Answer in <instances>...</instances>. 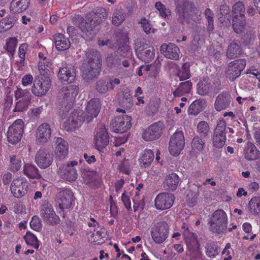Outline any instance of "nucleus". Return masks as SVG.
<instances>
[{
	"instance_id": "62",
	"label": "nucleus",
	"mask_w": 260,
	"mask_h": 260,
	"mask_svg": "<svg viewBox=\"0 0 260 260\" xmlns=\"http://www.w3.org/2000/svg\"><path fill=\"white\" fill-rule=\"evenodd\" d=\"M43 108L42 107H38L32 108L29 112L30 116L32 117H38L42 113Z\"/></svg>"
},
{
	"instance_id": "64",
	"label": "nucleus",
	"mask_w": 260,
	"mask_h": 260,
	"mask_svg": "<svg viewBox=\"0 0 260 260\" xmlns=\"http://www.w3.org/2000/svg\"><path fill=\"white\" fill-rule=\"evenodd\" d=\"M24 206L21 203H17L14 204L13 211L16 214H21L24 212Z\"/></svg>"
},
{
	"instance_id": "5",
	"label": "nucleus",
	"mask_w": 260,
	"mask_h": 260,
	"mask_svg": "<svg viewBox=\"0 0 260 260\" xmlns=\"http://www.w3.org/2000/svg\"><path fill=\"white\" fill-rule=\"evenodd\" d=\"M169 226L164 221L154 223L151 228L150 233L153 241L156 244H161L167 239Z\"/></svg>"
},
{
	"instance_id": "19",
	"label": "nucleus",
	"mask_w": 260,
	"mask_h": 260,
	"mask_svg": "<svg viewBox=\"0 0 260 260\" xmlns=\"http://www.w3.org/2000/svg\"><path fill=\"white\" fill-rule=\"evenodd\" d=\"M174 201V196L170 193H159L154 200V206L157 209L164 210L170 208Z\"/></svg>"
},
{
	"instance_id": "48",
	"label": "nucleus",
	"mask_w": 260,
	"mask_h": 260,
	"mask_svg": "<svg viewBox=\"0 0 260 260\" xmlns=\"http://www.w3.org/2000/svg\"><path fill=\"white\" fill-rule=\"evenodd\" d=\"M192 9V4L189 2H184L182 8H177V12L180 18H184Z\"/></svg>"
},
{
	"instance_id": "31",
	"label": "nucleus",
	"mask_w": 260,
	"mask_h": 260,
	"mask_svg": "<svg viewBox=\"0 0 260 260\" xmlns=\"http://www.w3.org/2000/svg\"><path fill=\"white\" fill-rule=\"evenodd\" d=\"M179 183V178L175 173H171L166 176L164 182V187L167 190H175Z\"/></svg>"
},
{
	"instance_id": "36",
	"label": "nucleus",
	"mask_w": 260,
	"mask_h": 260,
	"mask_svg": "<svg viewBox=\"0 0 260 260\" xmlns=\"http://www.w3.org/2000/svg\"><path fill=\"white\" fill-rule=\"evenodd\" d=\"M23 174L31 179L40 178L41 175L39 173V170L34 165L25 164L23 166Z\"/></svg>"
},
{
	"instance_id": "8",
	"label": "nucleus",
	"mask_w": 260,
	"mask_h": 260,
	"mask_svg": "<svg viewBox=\"0 0 260 260\" xmlns=\"http://www.w3.org/2000/svg\"><path fill=\"white\" fill-rule=\"evenodd\" d=\"M51 86V80L47 76H41L35 78L31 87L32 93L38 96L44 95Z\"/></svg>"
},
{
	"instance_id": "58",
	"label": "nucleus",
	"mask_w": 260,
	"mask_h": 260,
	"mask_svg": "<svg viewBox=\"0 0 260 260\" xmlns=\"http://www.w3.org/2000/svg\"><path fill=\"white\" fill-rule=\"evenodd\" d=\"M29 91L27 89H22L21 88H18L15 92V98L18 100L20 98H23L22 99H26V98L29 100Z\"/></svg>"
},
{
	"instance_id": "15",
	"label": "nucleus",
	"mask_w": 260,
	"mask_h": 260,
	"mask_svg": "<svg viewBox=\"0 0 260 260\" xmlns=\"http://www.w3.org/2000/svg\"><path fill=\"white\" fill-rule=\"evenodd\" d=\"M101 109V102L99 99L90 100L87 103L84 115V120L87 123L96 117Z\"/></svg>"
},
{
	"instance_id": "9",
	"label": "nucleus",
	"mask_w": 260,
	"mask_h": 260,
	"mask_svg": "<svg viewBox=\"0 0 260 260\" xmlns=\"http://www.w3.org/2000/svg\"><path fill=\"white\" fill-rule=\"evenodd\" d=\"M40 215L44 221L47 224L54 225L59 219L52 206L46 201L42 202L40 209Z\"/></svg>"
},
{
	"instance_id": "10",
	"label": "nucleus",
	"mask_w": 260,
	"mask_h": 260,
	"mask_svg": "<svg viewBox=\"0 0 260 260\" xmlns=\"http://www.w3.org/2000/svg\"><path fill=\"white\" fill-rule=\"evenodd\" d=\"M185 145L184 137L182 131H177L171 137L169 150L172 155H178Z\"/></svg>"
},
{
	"instance_id": "40",
	"label": "nucleus",
	"mask_w": 260,
	"mask_h": 260,
	"mask_svg": "<svg viewBox=\"0 0 260 260\" xmlns=\"http://www.w3.org/2000/svg\"><path fill=\"white\" fill-rule=\"evenodd\" d=\"M241 52L240 43L238 41H234L228 47L226 52L227 57L229 58L237 57Z\"/></svg>"
},
{
	"instance_id": "60",
	"label": "nucleus",
	"mask_w": 260,
	"mask_h": 260,
	"mask_svg": "<svg viewBox=\"0 0 260 260\" xmlns=\"http://www.w3.org/2000/svg\"><path fill=\"white\" fill-rule=\"evenodd\" d=\"M13 26V22L11 19L5 18L0 21V27L4 30H7L11 28Z\"/></svg>"
},
{
	"instance_id": "47",
	"label": "nucleus",
	"mask_w": 260,
	"mask_h": 260,
	"mask_svg": "<svg viewBox=\"0 0 260 260\" xmlns=\"http://www.w3.org/2000/svg\"><path fill=\"white\" fill-rule=\"evenodd\" d=\"M190 64L188 62L183 63L178 72L177 76L180 81L186 80L190 77Z\"/></svg>"
},
{
	"instance_id": "11",
	"label": "nucleus",
	"mask_w": 260,
	"mask_h": 260,
	"mask_svg": "<svg viewBox=\"0 0 260 260\" xmlns=\"http://www.w3.org/2000/svg\"><path fill=\"white\" fill-rule=\"evenodd\" d=\"M77 164V161L74 160L60 166L59 168L58 173L62 179L69 182L75 181L77 178L78 174L75 166Z\"/></svg>"
},
{
	"instance_id": "29",
	"label": "nucleus",
	"mask_w": 260,
	"mask_h": 260,
	"mask_svg": "<svg viewBox=\"0 0 260 260\" xmlns=\"http://www.w3.org/2000/svg\"><path fill=\"white\" fill-rule=\"evenodd\" d=\"M231 102V95L226 92L219 94L216 99L214 106L217 111L227 109Z\"/></svg>"
},
{
	"instance_id": "41",
	"label": "nucleus",
	"mask_w": 260,
	"mask_h": 260,
	"mask_svg": "<svg viewBox=\"0 0 260 260\" xmlns=\"http://www.w3.org/2000/svg\"><path fill=\"white\" fill-rule=\"evenodd\" d=\"M125 17V13L122 9H116L112 14V23L114 25L118 26L124 21Z\"/></svg>"
},
{
	"instance_id": "17",
	"label": "nucleus",
	"mask_w": 260,
	"mask_h": 260,
	"mask_svg": "<svg viewBox=\"0 0 260 260\" xmlns=\"http://www.w3.org/2000/svg\"><path fill=\"white\" fill-rule=\"evenodd\" d=\"M246 64L245 59H238L230 62L226 71V77L233 81L239 77Z\"/></svg>"
},
{
	"instance_id": "38",
	"label": "nucleus",
	"mask_w": 260,
	"mask_h": 260,
	"mask_svg": "<svg viewBox=\"0 0 260 260\" xmlns=\"http://www.w3.org/2000/svg\"><path fill=\"white\" fill-rule=\"evenodd\" d=\"M154 159V153L151 150H146L141 155L139 161L141 167H149Z\"/></svg>"
},
{
	"instance_id": "43",
	"label": "nucleus",
	"mask_w": 260,
	"mask_h": 260,
	"mask_svg": "<svg viewBox=\"0 0 260 260\" xmlns=\"http://www.w3.org/2000/svg\"><path fill=\"white\" fill-rule=\"evenodd\" d=\"M192 88V83L187 81L181 83L179 87L174 91V95L175 96H181L184 94L189 93Z\"/></svg>"
},
{
	"instance_id": "49",
	"label": "nucleus",
	"mask_w": 260,
	"mask_h": 260,
	"mask_svg": "<svg viewBox=\"0 0 260 260\" xmlns=\"http://www.w3.org/2000/svg\"><path fill=\"white\" fill-rule=\"evenodd\" d=\"M17 44V39L15 38H11L7 40L5 48L10 54L13 55L15 51Z\"/></svg>"
},
{
	"instance_id": "14",
	"label": "nucleus",
	"mask_w": 260,
	"mask_h": 260,
	"mask_svg": "<svg viewBox=\"0 0 260 260\" xmlns=\"http://www.w3.org/2000/svg\"><path fill=\"white\" fill-rule=\"evenodd\" d=\"M131 117L126 114L117 116L111 122V125L114 132L117 133H123L131 126Z\"/></svg>"
},
{
	"instance_id": "33",
	"label": "nucleus",
	"mask_w": 260,
	"mask_h": 260,
	"mask_svg": "<svg viewBox=\"0 0 260 260\" xmlns=\"http://www.w3.org/2000/svg\"><path fill=\"white\" fill-rule=\"evenodd\" d=\"M244 157L249 161L256 160L260 157V151L253 144L249 143L245 150Z\"/></svg>"
},
{
	"instance_id": "44",
	"label": "nucleus",
	"mask_w": 260,
	"mask_h": 260,
	"mask_svg": "<svg viewBox=\"0 0 260 260\" xmlns=\"http://www.w3.org/2000/svg\"><path fill=\"white\" fill-rule=\"evenodd\" d=\"M197 132L201 137L203 138L209 136L210 131L208 123L205 121H200L197 125Z\"/></svg>"
},
{
	"instance_id": "28",
	"label": "nucleus",
	"mask_w": 260,
	"mask_h": 260,
	"mask_svg": "<svg viewBox=\"0 0 260 260\" xmlns=\"http://www.w3.org/2000/svg\"><path fill=\"white\" fill-rule=\"evenodd\" d=\"M160 51L168 58L173 60H177L179 58V49L174 44H163L160 47Z\"/></svg>"
},
{
	"instance_id": "13",
	"label": "nucleus",
	"mask_w": 260,
	"mask_h": 260,
	"mask_svg": "<svg viewBox=\"0 0 260 260\" xmlns=\"http://www.w3.org/2000/svg\"><path fill=\"white\" fill-rule=\"evenodd\" d=\"M95 148L100 152H102L109 143V136L104 125L98 127L94 138Z\"/></svg>"
},
{
	"instance_id": "56",
	"label": "nucleus",
	"mask_w": 260,
	"mask_h": 260,
	"mask_svg": "<svg viewBox=\"0 0 260 260\" xmlns=\"http://www.w3.org/2000/svg\"><path fill=\"white\" fill-rule=\"evenodd\" d=\"M131 164L132 162L129 160H124L119 165V171L125 174H129L131 172Z\"/></svg>"
},
{
	"instance_id": "54",
	"label": "nucleus",
	"mask_w": 260,
	"mask_h": 260,
	"mask_svg": "<svg viewBox=\"0 0 260 260\" xmlns=\"http://www.w3.org/2000/svg\"><path fill=\"white\" fill-rule=\"evenodd\" d=\"M30 226L32 230L37 232L40 231L42 228L40 219L37 216H33L30 222Z\"/></svg>"
},
{
	"instance_id": "6",
	"label": "nucleus",
	"mask_w": 260,
	"mask_h": 260,
	"mask_svg": "<svg viewBox=\"0 0 260 260\" xmlns=\"http://www.w3.org/2000/svg\"><path fill=\"white\" fill-rule=\"evenodd\" d=\"M184 238L185 240L191 260H200L201 258V252L199 249V244L194 234L188 233L187 231L184 233Z\"/></svg>"
},
{
	"instance_id": "4",
	"label": "nucleus",
	"mask_w": 260,
	"mask_h": 260,
	"mask_svg": "<svg viewBox=\"0 0 260 260\" xmlns=\"http://www.w3.org/2000/svg\"><path fill=\"white\" fill-rule=\"evenodd\" d=\"M96 16L95 13H90L79 24L80 29L84 34V37L87 40L93 38L96 33L95 26L99 23L96 20H93V19L96 18Z\"/></svg>"
},
{
	"instance_id": "24",
	"label": "nucleus",
	"mask_w": 260,
	"mask_h": 260,
	"mask_svg": "<svg viewBox=\"0 0 260 260\" xmlns=\"http://www.w3.org/2000/svg\"><path fill=\"white\" fill-rule=\"evenodd\" d=\"M120 83V80L118 78L101 80L96 82V89L101 93H105L108 91L113 90L115 85H118Z\"/></svg>"
},
{
	"instance_id": "34",
	"label": "nucleus",
	"mask_w": 260,
	"mask_h": 260,
	"mask_svg": "<svg viewBox=\"0 0 260 260\" xmlns=\"http://www.w3.org/2000/svg\"><path fill=\"white\" fill-rule=\"evenodd\" d=\"M54 39L55 46L58 50H66L69 48L71 45L69 39L62 34L56 35Z\"/></svg>"
},
{
	"instance_id": "26",
	"label": "nucleus",
	"mask_w": 260,
	"mask_h": 260,
	"mask_svg": "<svg viewBox=\"0 0 260 260\" xmlns=\"http://www.w3.org/2000/svg\"><path fill=\"white\" fill-rule=\"evenodd\" d=\"M54 153L56 157L59 159L64 158L69 152V145L67 141L63 139L57 137L54 139Z\"/></svg>"
},
{
	"instance_id": "30",
	"label": "nucleus",
	"mask_w": 260,
	"mask_h": 260,
	"mask_svg": "<svg viewBox=\"0 0 260 260\" xmlns=\"http://www.w3.org/2000/svg\"><path fill=\"white\" fill-rule=\"evenodd\" d=\"M29 4V0H13L10 6V11L13 13H20L25 11Z\"/></svg>"
},
{
	"instance_id": "22",
	"label": "nucleus",
	"mask_w": 260,
	"mask_h": 260,
	"mask_svg": "<svg viewBox=\"0 0 260 260\" xmlns=\"http://www.w3.org/2000/svg\"><path fill=\"white\" fill-rule=\"evenodd\" d=\"M81 112L75 111L67 118L64 121V125L68 131H72L79 127L83 121H84L80 116Z\"/></svg>"
},
{
	"instance_id": "53",
	"label": "nucleus",
	"mask_w": 260,
	"mask_h": 260,
	"mask_svg": "<svg viewBox=\"0 0 260 260\" xmlns=\"http://www.w3.org/2000/svg\"><path fill=\"white\" fill-rule=\"evenodd\" d=\"M233 12L234 16H244L245 6L243 3L241 2L236 3L233 7Z\"/></svg>"
},
{
	"instance_id": "51",
	"label": "nucleus",
	"mask_w": 260,
	"mask_h": 260,
	"mask_svg": "<svg viewBox=\"0 0 260 260\" xmlns=\"http://www.w3.org/2000/svg\"><path fill=\"white\" fill-rule=\"evenodd\" d=\"M29 100L26 99H22L18 101L13 109L14 112H22L26 110L29 104Z\"/></svg>"
},
{
	"instance_id": "55",
	"label": "nucleus",
	"mask_w": 260,
	"mask_h": 260,
	"mask_svg": "<svg viewBox=\"0 0 260 260\" xmlns=\"http://www.w3.org/2000/svg\"><path fill=\"white\" fill-rule=\"evenodd\" d=\"M106 63L110 67H116L121 64V59L118 56L111 55L107 57Z\"/></svg>"
},
{
	"instance_id": "50",
	"label": "nucleus",
	"mask_w": 260,
	"mask_h": 260,
	"mask_svg": "<svg viewBox=\"0 0 260 260\" xmlns=\"http://www.w3.org/2000/svg\"><path fill=\"white\" fill-rule=\"evenodd\" d=\"M155 7L159 12L161 17L167 18L171 15L170 10L167 8L161 3L156 2L155 5Z\"/></svg>"
},
{
	"instance_id": "2",
	"label": "nucleus",
	"mask_w": 260,
	"mask_h": 260,
	"mask_svg": "<svg viewBox=\"0 0 260 260\" xmlns=\"http://www.w3.org/2000/svg\"><path fill=\"white\" fill-rule=\"evenodd\" d=\"M228 216L222 210H217L212 215L209 223L210 230L213 233L220 234L227 229Z\"/></svg>"
},
{
	"instance_id": "59",
	"label": "nucleus",
	"mask_w": 260,
	"mask_h": 260,
	"mask_svg": "<svg viewBox=\"0 0 260 260\" xmlns=\"http://www.w3.org/2000/svg\"><path fill=\"white\" fill-rule=\"evenodd\" d=\"M140 23L141 24L143 30L147 34L153 32V28L151 27V26L148 21L146 19H141L140 21Z\"/></svg>"
},
{
	"instance_id": "16",
	"label": "nucleus",
	"mask_w": 260,
	"mask_h": 260,
	"mask_svg": "<svg viewBox=\"0 0 260 260\" xmlns=\"http://www.w3.org/2000/svg\"><path fill=\"white\" fill-rule=\"evenodd\" d=\"M163 128L162 122L159 121L154 123L143 131L142 138L145 141H151L157 139L161 136Z\"/></svg>"
},
{
	"instance_id": "35",
	"label": "nucleus",
	"mask_w": 260,
	"mask_h": 260,
	"mask_svg": "<svg viewBox=\"0 0 260 260\" xmlns=\"http://www.w3.org/2000/svg\"><path fill=\"white\" fill-rule=\"evenodd\" d=\"M211 81L208 78H204L197 85V92L201 95L208 94L212 89Z\"/></svg>"
},
{
	"instance_id": "23",
	"label": "nucleus",
	"mask_w": 260,
	"mask_h": 260,
	"mask_svg": "<svg viewBox=\"0 0 260 260\" xmlns=\"http://www.w3.org/2000/svg\"><path fill=\"white\" fill-rule=\"evenodd\" d=\"M35 161L40 168L45 169L52 164L53 157L47 150L40 149L36 153Z\"/></svg>"
},
{
	"instance_id": "39",
	"label": "nucleus",
	"mask_w": 260,
	"mask_h": 260,
	"mask_svg": "<svg viewBox=\"0 0 260 260\" xmlns=\"http://www.w3.org/2000/svg\"><path fill=\"white\" fill-rule=\"evenodd\" d=\"M245 19L244 16H234L233 19V27L237 34L242 32L245 28Z\"/></svg>"
},
{
	"instance_id": "12",
	"label": "nucleus",
	"mask_w": 260,
	"mask_h": 260,
	"mask_svg": "<svg viewBox=\"0 0 260 260\" xmlns=\"http://www.w3.org/2000/svg\"><path fill=\"white\" fill-rule=\"evenodd\" d=\"M28 183L25 178L22 177L14 178L11 184L10 190L13 196L20 198L27 192Z\"/></svg>"
},
{
	"instance_id": "32",
	"label": "nucleus",
	"mask_w": 260,
	"mask_h": 260,
	"mask_svg": "<svg viewBox=\"0 0 260 260\" xmlns=\"http://www.w3.org/2000/svg\"><path fill=\"white\" fill-rule=\"evenodd\" d=\"M206 105V102L204 100H197L189 106L188 110V114L197 115L205 109Z\"/></svg>"
},
{
	"instance_id": "45",
	"label": "nucleus",
	"mask_w": 260,
	"mask_h": 260,
	"mask_svg": "<svg viewBox=\"0 0 260 260\" xmlns=\"http://www.w3.org/2000/svg\"><path fill=\"white\" fill-rule=\"evenodd\" d=\"M22 165L21 160L18 156L11 155L10 156V170L13 172L18 171Z\"/></svg>"
},
{
	"instance_id": "20",
	"label": "nucleus",
	"mask_w": 260,
	"mask_h": 260,
	"mask_svg": "<svg viewBox=\"0 0 260 260\" xmlns=\"http://www.w3.org/2000/svg\"><path fill=\"white\" fill-rule=\"evenodd\" d=\"M78 91L79 88L75 85L63 87L60 92V96L62 99L61 102L69 105L70 107L75 101Z\"/></svg>"
},
{
	"instance_id": "1",
	"label": "nucleus",
	"mask_w": 260,
	"mask_h": 260,
	"mask_svg": "<svg viewBox=\"0 0 260 260\" xmlns=\"http://www.w3.org/2000/svg\"><path fill=\"white\" fill-rule=\"evenodd\" d=\"M86 61L82 64L81 71L84 78L92 79L99 73L101 65V56L96 50H89L86 53Z\"/></svg>"
},
{
	"instance_id": "25",
	"label": "nucleus",
	"mask_w": 260,
	"mask_h": 260,
	"mask_svg": "<svg viewBox=\"0 0 260 260\" xmlns=\"http://www.w3.org/2000/svg\"><path fill=\"white\" fill-rule=\"evenodd\" d=\"M73 194L72 192L68 189L60 191L58 193L57 203L61 210L69 208L73 201Z\"/></svg>"
},
{
	"instance_id": "46",
	"label": "nucleus",
	"mask_w": 260,
	"mask_h": 260,
	"mask_svg": "<svg viewBox=\"0 0 260 260\" xmlns=\"http://www.w3.org/2000/svg\"><path fill=\"white\" fill-rule=\"evenodd\" d=\"M26 244L36 249H38L40 246L39 241L37 237L30 232H27L24 236Z\"/></svg>"
},
{
	"instance_id": "52",
	"label": "nucleus",
	"mask_w": 260,
	"mask_h": 260,
	"mask_svg": "<svg viewBox=\"0 0 260 260\" xmlns=\"http://www.w3.org/2000/svg\"><path fill=\"white\" fill-rule=\"evenodd\" d=\"M51 63L49 60H47L46 57H44V60L39 61L38 64L39 70L41 73L42 72H45L47 74L51 69Z\"/></svg>"
},
{
	"instance_id": "57",
	"label": "nucleus",
	"mask_w": 260,
	"mask_h": 260,
	"mask_svg": "<svg viewBox=\"0 0 260 260\" xmlns=\"http://www.w3.org/2000/svg\"><path fill=\"white\" fill-rule=\"evenodd\" d=\"M219 251L217 247L214 244H209L206 247L207 255L210 257H214L217 255Z\"/></svg>"
},
{
	"instance_id": "18",
	"label": "nucleus",
	"mask_w": 260,
	"mask_h": 260,
	"mask_svg": "<svg viewBox=\"0 0 260 260\" xmlns=\"http://www.w3.org/2000/svg\"><path fill=\"white\" fill-rule=\"evenodd\" d=\"M226 122L223 119H220L215 129L213 137V143L214 146L217 148H221L225 142Z\"/></svg>"
},
{
	"instance_id": "42",
	"label": "nucleus",
	"mask_w": 260,
	"mask_h": 260,
	"mask_svg": "<svg viewBox=\"0 0 260 260\" xmlns=\"http://www.w3.org/2000/svg\"><path fill=\"white\" fill-rule=\"evenodd\" d=\"M250 213L256 216H260V197L252 198L249 202Z\"/></svg>"
},
{
	"instance_id": "27",
	"label": "nucleus",
	"mask_w": 260,
	"mask_h": 260,
	"mask_svg": "<svg viewBox=\"0 0 260 260\" xmlns=\"http://www.w3.org/2000/svg\"><path fill=\"white\" fill-rule=\"evenodd\" d=\"M75 70L72 66L60 68L58 73V77L62 82L72 83L75 80Z\"/></svg>"
},
{
	"instance_id": "7",
	"label": "nucleus",
	"mask_w": 260,
	"mask_h": 260,
	"mask_svg": "<svg viewBox=\"0 0 260 260\" xmlns=\"http://www.w3.org/2000/svg\"><path fill=\"white\" fill-rule=\"evenodd\" d=\"M24 123L22 119L15 120L9 127L7 139L9 142L15 144L19 142L24 132Z\"/></svg>"
},
{
	"instance_id": "37",
	"label": "nucleus",
	"mask_w": 260,
	"mask_h": 260,
	"mask_svg": "<svg viewBox=\"0 0 260 260\" xmlns=\"http://www.w3.org/2000/svg\"><path fill=\"white\" fill-rule=\"evenodd\" d=\"M205 146V140L201 136H196L192 140L191 148L192 152L199 153L203 150Z\"/></svg>"
},
{
	"instance_id": "21",
	"label": "nucleus",
	"mask_w": 260,
	"mask_h": 260,
	"mask_svg": "<svg viewBox=\"0 0 260 260\" xmlns=\"http://www.w3.org/2000/svg\"><path fill=\"white\" fill-rule=\"evenodd\" d=\"M51 136V126L48 123L40 124L36 131V141L39 144L46 143L50 139Z\"/></svg>"
},
{
	"instance_id": "63",
	"label": "nucleus",
	"mask_w": 260,
	"mask_h": 260,
	"mask_svg": "<svg viewBox=\"0 0 260 260\" xmlns=\"http://www.w3.org/2000/svg\"><path fill=\"white\" fill-rule=\"evenodd\" d=\"M121 200L125 207L129 210L131 208V203L128 197L124 192L122 194Z\"/></svg>"
},
{
	"instance_id": "3",
	"label": "nucleus",
	"mask_w": 260,
	"mask_h": 260,
	"mask_svg": "<svg viewBox=\"0 0 260 260\" xmlns=\"http://www.w3.org/2000/svg\"><path fill=\"white\" fill-rule=\"evenodd\" d=\"M135 50L138 58L145 62H149L154 58V49L144 39H139L136 40Z\"/></svg>"
},
{
	"instance_id": "61",
	"label": "nucleus",
	"mask_w": 260,
	"mask_h": 260,
	"mask_svg": "<svg viewBox=\"0 0 260 260\" xmlns=\"http://www.w3.org/2000/svg\"><path fill=\"white\" fill-rule=\"evenodd\" d=\"M33 77L30 74L25 75L22 79V84L23 86H27L32 84L33 82Z\"/></svg>"
}]
</instances>
